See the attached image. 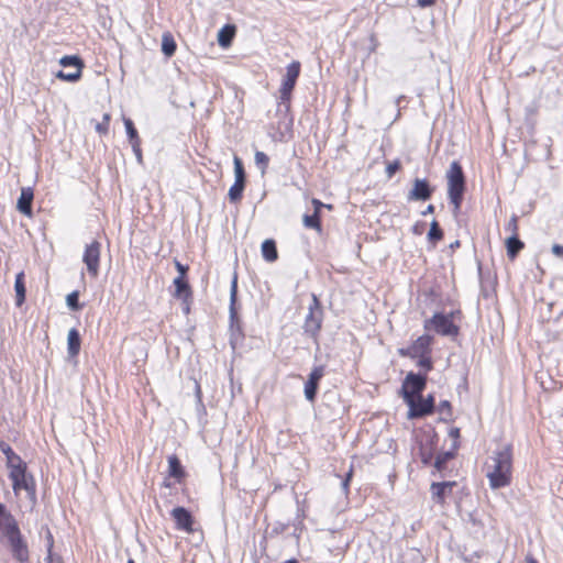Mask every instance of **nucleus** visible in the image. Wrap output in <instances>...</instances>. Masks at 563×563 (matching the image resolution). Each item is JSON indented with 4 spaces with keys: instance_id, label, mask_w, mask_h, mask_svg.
<instances>
[{
    "instance_id": "6",
    "label": "nucleus",
    "mask_w": 563,
    "mask_h": 563,
    "mask_svg": "<svg viewBox=\"0 0 563 563\" xmlns=\"http://www.w3.org/2000/svg\"><path fill=\"white\" fill-rule=\"evenodd\" d=\"M427 386V376L422 374H416L410 372L401 385V395L407 404V399H416V396H420Z\"/></svg>"
},
{
    "instance_id": "57",
    "label": "nucleus",
    "mask_w": 563,
    "mask_h": 563,
    "mask_svg": "<svg viewBox=\"0 0 563 563\" xmlns=\"http://www.w3.org/2000/svg\"><path fill=\"white\" fill-rule=\"evenodd\" d=\"M285 563H299V562L296 559H291V560L286 561Z\"/></svg>"
},
{
    "instance_id": "45",
    "label": "nucleus",
    "mask_w": 563,
    "mask_h": 563,
    "mask_svg": "<svg viewBox=\"0 0 563 563\" xmlns=\"http://www.w3.org/2000/svg\"><path fill=\"white\" fill-rule=\"evenodd\" d=\"M311 202L313 205L314 213L320 216L321 208H323L325 203L321 202L319 199L316 198H313Z\"/></svg>"
},
{
    "instance_id": "31",
    "label": "nucleus",
    "mask_w": 563,
    "mask_h": 563,
    "mask_svg": "<svg viewBox=\"0 0 563 563\" xmlns=\"http://www.w3.org/2000/svg\"><path fill=\"white\" fill-rule=\"evenodd\" d=\"M82 69H76L73 73H65L64 70H58L56 73V78L68 81V82H76L81 78Z\"/></svg>"
},
{
    "instance_id": "54",
    "label": "nucleus",
    "mask_w": 563,
    "mask_h": 563,
    "mask_svg": "<svg viewBox=\"0 0 563 563\" xmlns=\"http://www.w3.org/2000/svg\"><path fill=\"white\" fill-rule=\"evenodd\" d=\"M526 562L527 563H538L537 560L530 555L526 558Z\"/></svg>"
},
{
    "instance_id": "47",
    "label": "nucleus",
    "mask_w": 563,
    "mask_h": 563,
    "mask_svg": "<svg viewBox=\"0 0 563 563\" xmlns=\"http://www.w3.org/2000/svg\"><path fill=\"white\" fill-rule=\"evenodd\" d=\"M435 3V0H417V4L420 8L431 7Z\"/></svg>"
},
{
    "instance_id": "53",
    "label": "nucleus",
    "mask_w": 563,
    "mask_h": 563,
    "mask_svg": "<svg viewBox=\"0 0 563 563\" xmlns=\"http://www.w3.org/2000/svg\"><path fill=\"white\" fill-rule=\"evenodd\" d=\"M456 247H460V241L455 240L453 243L450 244V249L454 250Z\"/></svg>"
},
{
    "instance_id": "23",
    "label": "nucleus",
    "mask_w": 563,
    "mask_h": 563,
    "mask_svg": "<svg viewBox=\"0 0 563 563\" xmlns=\"http://www.w3.org/2000/svg\"><path fill=\"white\" fill-rule=\"evenodd\" d=\"M235 35L234 25H225L218 33V43L222 47H229Z\"/></svg>"
},
{
    "instance_id": "52",
    "label": "nucleus",
    "mask_w": 563,
    "mask_h": 563,
    "mask_svg": "<svg viewBox=\"0 0 563 563\" xmlns=\"http://www.w3.org/2000/svg\"><path fill=\"white\" fill-rule=\"evenodd\" d=\"M450 435L453 437V438H457L460 435V430L457 428L452 429L450 431Z\"/></svg>"
},
{
    "instance_id": "58",
    "label": "nucleus",
    "mask_w": 563,
    "mask_h": 563,
    "mask_svg": "<svg viewBox=\"0 0 563 563\" xmlns=\"http://www.w3.org/2000/svg\"><path fill=\"white\" fill-rule=\"evenodd\" d=\"M323 208H327V209L331 210L332 209V205H325Z\"/></svg>"
},
{
    "instance_id": "26",
    "label": "nucleus",
    "mask_w": 563,
    "mask_h": 563,
    "mask_svg": "<svg viewBox=\"0 0 563 563\" xmlns=\"http://www.w3.org/2000/svg\"><path fill=\"white\" fill-rule=\"evenodd\" d=\"M236 292H238V278L233 277L230 289V319L231 327H233L234 321L236 320V310H235V301H236Z\"/></svg>"
},
{
    "instance_id": "55",
    "label": "nucleus",
    "mask_w": 563,
    "mask_h": 563,
    "mask_svg": "<svg viewBox=\"0 0 563 563\" xmlns=\"http://www.w3.org/2000/svg\"><path fill=\"white\" fill-rule=\"evenodd\" d=\"M184 305H185V307H184V311H185V313H188V312H189V303H188V300L184 301Z\"/></svg>"
},
{
    "instance_id": "4",
    "label": "nucleus",
    "mask_w": 563,
    "mask_h": 563,
    "mask_svg": "<svg viewBox=\"0 0 563 563\" xmlns=\"http://www.w3.org/2000/svg\"><path fill=\"white\" fill-rule=\"evenodd\" d=\"M300 74V63L295 60L286 68V75L279 89V107L284 106L286 111L290 108L291 92Z\"/></svg>"
},
{
    "instance_id": "43",
    "label": "nucleus",
    "mask_w": 563,
    "mask_h": 563,
    "mask_svg": "<svg viewBox=\"0 0 563 563\" xmlns=\"http://www.w3.org/2000/svg\"><path fill=\"white\" fill-rule=\"evenodd\" d=\"M175 267L178 272V276H183V278H186L187 272L189 267L187 265L181 264L179 261L175 260Z\"/></svg>"
},
{
    "instance_id": "7",
    "label": "nucleus",
    "mask_w": 563,
    "mask_h": 563,
    "mask_svg": "<svg viewBox=\"0 0 563 563\" xmlns=\"http://www.w3.org/2000/svg\"><path fill=\"white\" fill-rule=\"evenodd\" d=\"M323 319V311L320 305V301L316 297L312 296V302L309 306V312L306 317L303 330L306 333L311 336H316L321 329Z\"/></svg>"
},
{
    "instance_id": "2",
    "label": "nucleus",
    "mask_w": 563,
    "mask_h": 563,
    "mask_svg": "<svg viewBox=\"0 0 563 563\" xmlns=\"http://www.w3.org/2000/svg\"><path fill=\"white\" fill-rule=\"evenodd\" d=\"M0 531L8 539L13 558L19 562L27 561V544L21 534L19 523L2 503H0Z\"/></svg>"
},
{
    "instance_id": "15",
    "label": "nucleus",
    "mask_w": 563,
    "mask_h": 563,
    "mask_svg": "<svg viewBox=\"0 0 563 563\" xmlns=\"http://www.w3.org/2000/svg\"><path fill=\"white\" fill-rule=\"evenodd\" d=\"M172 516L176 522L178 529L185 530L187 532L192 531V516L191 514L184 507H176L172 511Z\"/></svg>"
},
{
    "instance_id": "40",
    "label": "nucleus",
    "mask_w": 563,
    "mask_h": 563,
    "mask_svg": "<svg viewBox=\"0 0 563 563\" xmlns=\"http://www.w3.org/2000/svg\"><path fill=\"white\" fill-rule=\"evenodd\" d=\"M353 477V466L350 467L349 472L345 474L342 483H341V488L344 493V495H347L349 494V487H350V482Z\"/></svg>"
},
{
    "instance_id": "8",
    "label": "nucleus",
    "mask_w": 563,
    "mask_h": 563,
    "mask_svg": "<svg viewBox=\"0 0 563 563\" xmlns=\"http://www.w3.org/2000/svg\"><path fill=\"white\" fill-rule=\"evenodd\" d=\"M407 405L409 407V418H422L433 413L435 404L433 395H428L427 398L420 396H416V399H407Z\"/></svg>"
},
{
    "instance_id": "9",
    "label": "nucleus",
    "mask_w": 563,
    "mask_h": 563,
    "mask_svg": "<svg viewBox=\"0 0 563 563\" xmlns=\"http://www.w3.org/2000/svg\"><path fill=\"white\" fill-rule=\"evenodd\" d=\"M234 184L229 189V199L231 202H238L242 199V195L246 184V174L240 157L234 156Z\"/></svg>"
},
{
    "instance_id": "27",
    "label": "nucleus",
    "mask_w": 563,
    "mask_h": 563,
    "mask_svg": "<svg viewBox=\"0 0 563 563\" xmlns=\"http://www.w3.org/2000/svg\"><path fill=\"white\" fill-rule=\"evenodd\" d=\"M7 466L9 468V473H13L16 470L27 468L26 463L15 452L7 459Z\"/></svg>"
},
{
    "instance_id": "10",
    "label": "nucleus",
    "mask_w": 563,
    "mask_h": 563,
    "mask_svg": "<svg viewBox=\"0 0 563 563\" xmlns=\"http://www.w3.org/2000/svg\"><path fill=\"white\" fill-rule=\"evenodd\" d=\"M424 329L433 328L441 335H456L459 328L453 323L450 316L443 313H434L431 319L426 320Z\"/></svg>"
},
{
    "instance_id": "35",
    "label": "nucleus",
    "mask_w": 563,
    "mask_h": 563,
    "mask_svg": "<svg viewBox=\"0 0 563 563\" xmlns=\"http://www.w3.org/2000/svg\"><path fill=\"white\" fill-rule=\"evenodd\" d=\"M254 158L256 166L261 169L262 175H264L269 163V157L264 152L257 151Z\"/></svg>"
},
{
    "instance_id": "11",
    "label": "nucleus",
    "mask_w": 563,
    "mask_h": 563,
    "mask_svg": "<svg viewBox=\"0 0 563 563\" xmlns=\"http://www.w3.org/2000/svg\"><path fill=\"white\" fill-rule=\"evenodd\" d=\"M432 341L433 338L431 335L423 334L419 336L416 341H413L411 345L399 349L398 352L401 356L417 358L420 355L431 353Z\"/></svg>"
},
{
    "instance_id": "18",
    "label": "nucleus",
    "mask_w": 563,
    "mask_h": 563,
    "mask_svg": "<svg viewBox=\"0 0 563 563\" xmlns=\"http://www.w3.org/2000/svg\"><path fill=\"white\" fill-rule=\"evenodd\" d=\"M173 283L175 286L174 297L181 299L183 301L191 298V288L186 278H183V276H177Z\"/></svg>"
},
{
    "instance_id": "24",
    "label": "nucleus",
    "mask_w": 563,
    "mask_h": 563,
    "mask_svg": "<svg viewBox=\"0 0 563 563\" xmlns=\"http://www.w3.org/2000/svg\"><path fill=\"white\" fill-rule=\"evenodd\" d=\"M14 289H15V299H16L15 303L18 307H21L25 300V292H26L25 285H24L23 272L19 273L15 276Z\"/></svg>"
},
{
    "instance_id": "48",
    "label": "nucleus",
    "mask_w": 563,
    "mask_h": 563,
    "mask_svg": "<svg viewBox=\"0 0 563 563\" xmlns=\"http://www.w3.org/2000/svg\"><path fill=\"white\" fill-rule=\"evenodd\" d=\"M423 223H416L413 227H412V233L416 234V235H420L422 234L423 232Z\"/></svg>"
},
{
    "instance_id": "46",
    "label": "nucleus",
    "mask_w": 563,
    "mask_h": 563,
    "mask_svg": "<svg viewBox=\"0 0 563 563\" xmlns=\"http://www.w3.org/2000/svg\"><path fill=\"white\" fill-rule=\"evenodd\" d=\"M552 253L559 257H563V245L554 244L552 246Z\"/></svg>"
},
{
    "instance_id": "12",
    "label": "nucleus",
    "mask_w": 563,
    "mask_h": 563,
    "mask_svg": "<svg viewBox=\"0 0 563 563\" xmlns=\"http://www.w3.org/2000/svg\"><path fill=\"white\" fill-rule=\"evenodd\" d=\"M100 250V242L95 240L90 244L86 245V250L82 256V262L87 266L88 274L93 278H96L99 274Z\"/></svg>"
},
{
    "instance_id": "51",
    "label": "nucleus",
    "mask_w": 563,
    "mask_h": 563,
    "mask_svg": "<svg viewBox=\"0 0 563 563\" xmlns=\"http://www.w3.org/2000/svg\"><path fill=\"white\" fill-rule=\"evenodd\" d=\"M49 548H52V544L49 545ZM46 561H47V563H62V562H59L58 560H57V561H55V560L53 559V556H52V554H51V549H48V555H47V558H46Z\"/></svg>"
},
{
    "instance_id": "32",
    "label": "nucleus",
    "mask_w": 563,
    "mask_h": 563,
    "mask_svg": "<svg viewBox=\"0 0 563 563\" xmlns=\"http://www.w3.org/2000/svg\"><path fill=\"white\" fill-rule=\"evenodd\" d=\"M454 457L452 452H443L439 454L434 462V467L438 472H442L446 467V463Z\"/></svg>"
},
{
    "instance_id": "36",
    "label": "nucleus",
    "mask_w": 563,
    "mask_h": 563,
    "mask_svg": "<svg viewBox=\"0 0 563 563\" xmlns=\"http://www.w3.org/2000/svg\"><path fill=\"white\" fill-rule=\"evenodd\" d=\"M78 298H79L78 291H73L69 295H67L66 302H67V306L69 307V309H71L74 311H78L81 309V305L79 303Z\"/></svg>"
},
{
    "instance_id": "14",
    "label": "nucleus",
    "mask_w": 563,
    "mask_h": 563,
    "mask_svg": "<svg viewBox=\"0 0 563 563\" xmlns=\"http://www.w3.org/2000/svg\"><path fill=\"white\" fill-rule=\"evenodd\" d=\"M323 375V366H316L309 374L308 380L305 384V397L307 400L313 401L316 399L319 382Z\"/></svg>"
},
{
    "instance_id": "38",
    "label": "nucleus",
    "mask_w": 563,
    "mask_h": 563,
    "mask_svg": "<svg viewBox=\"0 0 563 563\" xmlns=\"http://www.w3.org/2000/svg\"><path fill=\"white\" fill-rule=\"evenodd\" d=\"M418 357H419L418 366L424 368L427 372H429L433 368L430 354L420 355Z\"/></svg>"
},
{
    "instance_id": "30",
    "label": "nucleus",
    "mask_w": 563,
    "mask_h": 563,
    "mask_svg": "<svg viewBox=\"0 0 563 563\" xmlns=\"http://www.w3.org/2000/svg\"><path fill=\"white\" fill-rule=\"evenodd\" d=\"M59 64L63 67L74 66L76 69H82L85 67L82 59L76 55H65L59 59Z\"/></svg>"
},
{
    "instance_id": "42",
    "label": "nucleus",
    "mask_w": 563,
    "mask_h": 563,
    "mask_svg": "<svg viewBox=\"0 0 563 563\" xmlns=\"http://www.w3.org/2000/svg\"><path fill=\"white\" fill-rule=\"evenodd\" d=\"M506 229H507L508 231H511V232H512V234H517V231H518V218H517V216H515V214H514V216L510 218V220H509V222H508V224H507Z\"/></svg>"
},
{
    "instance_id": "28",
    "label": "nucleus",
    "mask_w": 563,
    "mask_h": 563,
    "mask_svg": "<svg viewBox=\"0 0 563 563\" xmlns=\"http://www.w3.org/2000/svg\"><path fill=\"white\" fill-rule=\"evenodd\" d=\"M302 222L308 229H314L319 233L322 231L320 216L314 212L312 214H303Z\"/></svg>"
},
{
    "instance_id": "22",
    "label": "nucleus",
    "mask_w": 563,
    "mask_h": 563,
    "mask_svg": "<svg viewBox=\"0 0 563 563\" xmlns=\"http://www.w3.org/2000/svg\"><path fill=\"white\" fill-rule=\"evenodd\" d=\"M262 255L271 263L278 258L276 242L273 239H267L262 243Z\"/></svg>"
},
{
    "instance_id": "41",
    "label": "nucleus",
    "mask_w": 563,
    "mask_h": 563,
    "mask_svg": "<svg viewBox=\"0 0 563 563\" xmlns=\"http://www.w3.org/2000/svg\"><path fill=\"white\" fill-rule=\"evenodd\" d=\"M133 153L135 154L136 161L142 164L143 163V156H142V150H141V142H133L132 144Z\"/></svg>"
},
{
    "instance_id": "59",
    "label": "nucleus",
    "mask_w": 563,
    "mask_h": 563,
    "mask_svg": "<svg viewBox=\"0 0 563 563\" xmlns=\"http://www.w3.org/2000/svg\"><path fill=\"white\" fill-rule=\"evenodd\" d=\"M126 563H135L133 559H129Z\"/></svg>"
},
{
    "instance_id": "29",
    "label": "nucleus",
    "mask_w": 563,
    "mask_h": 563,
    "mask_svg": "<svg viewBox=\"0 0 563 563\" xmlns=\"http://www.w3.org/2000/svg\"><path fill=\"white\" fill-rule=\"evenodd\" d=\"M442 239H443V230L440 228L438 221L433 220L430 224V230L428 232V240L430 243L435 245Z\"/></svg>"
},
{
    "instance_id": "13",
    "label": "nucleus",
    "mask_w": 563,
    "mask_h": 563,
    "mask_svg": "<svg viewBox=\"0 0 563 563\" xmlns=\"http://www.w3.org/2000/svg\"><path fill=\"white\" fill-rule=\"evenodd\" d=\"M433 188L427 179L416 178L413 180V187L408 192V201H426L431 198Z\"/></svg>"
},
{
    "instance_id": "34",
    "label": "nucleus",
    "mask_w": 563,
    "mask_h": 563,
    "mask_svg": "<svg viewBox=\"0 0 563 563\" xmlns=\"http://www.w3.org/2000/svg\"><path fill=\"white\" fill-rule=\"evenodd\" d=\"M438 411L442 415L441 420L448 421L452 417V406L449 400H441L438 406Z\"/></svg>"
},
{
    "instance_id": "49",
    "label": "nucleus",
    "mask_w": 563,
    "mask_h": 563,
    "mask_svg": "<svg viewBox=\"0 0 563 563\" xmlns=\"http://www.w3.org/2000/svg\"><path fill=\"white\" fill-rule=\"evenodd\" d=\"M432 460V453L429 452V453H426V452H421V461L424 463V464H429Z\"/></svg>"
},
{
    "instance_id": "21",
    "label": "nucleus",
    "mask_w": 563,
    "mask_h": 563,
    "mask_svg": "<svg viewBox=\"0 0 563 563\" xmlns=\"http://www.w3.org/2000/svg\"><path fill=\"white\" fill-rule=\"evenodd\" d=\"M507 255L510 260H515L519 252L525 247L523 242L518 234H512L506 240Z\"/></svg>"
},
{
    "instance_id": "37",
    "label": "nucleus",
    "mask_w": 563,
    "mask_h": 563,
    "mask_svg": "<svg viewBox=\"0 0 563 563\" xmlns=\"http://www.w3.org/2000/svg\"><path fill=\"white\" fill-rule=\"evenodd\" d=\"M111 115L110 113H104L102 118V122H98L95 126L96 131L99 134H107L109 131V123H110Z\"/></svg>"
},
{
    "instance_id": "39",
    "label": "nucleus",
    "mask_w": 563,
    "mask_h": 563,
    "mask_svg": "<svg viewBox=\"0 0 563 563\" xmlns=\"http://www.w3.org/2000/svg\"><path fill=\"white\" fill-rule=\"evenodd\" d=\"M401 167L399 159H395L389 163L386 167V175L388 178H391Z\"/></svg>"
},
{
    "instance_id": "33",
    "label": "nucleus",
    "mask_w": 563,
    "mask_h": 563,
    "mask_svg": "<svg viewBox=\"0 0 563 563\" xmlns=\"http://www.w3.org/2000/svg\"><path fill=\"white\" fill-rule=\"evenodd\" d=\"M123 122H124V126H125L126 134H128L130 143L132 144L135 141L136 142H141V140L139 137V134H137V131H136L132 120L129 119V118H124Z\"/></svg>"
},
{
    "instance_id": "44",
    "label": "nucleus",
    "mask_w": 563,
    "mask_h": 563,
    "mask_svg": "<svg viewBox=\"0 0 563 563\" xmlns=\"http://www.w3.org/2000/svg\"><path fill=\"white\" fill-rule=\"evenodd\" d=\"M0 450L5 455V459H8L10 455L14 453L12 448L3 441H0Z\"/></svg>"
},
{
    "instance_id": "50",
    "label": "nucleus",
    "mask_w": 563,
    "mask_h": 563,
    "mask_svg": "<svg viewBox=\"0 0 563 563\" xmlns=\"http://www.w3.org/2000/svg\"><path fill=\"white\" fill-rule=\"evenodd\" d=\"M434 212V206L433 205H429L426 210H423L421 212L422 216H427V214H430V213H433Z\"/></svg>"
},
{
    "instance_id": "17",
    "label": "nucleus",
    "mask_w": 563,
    "mask_h": 563,
    "mask_svg": "<svg viewBox=\"0 0 563 563\" xmlns=\"http://www.w3.org/2000/svg\"><path fill=\"white\" fill-rule=\"evenodd\" d=\"M454 485L455 482L432 483L430 487L432 499L438 504H443Z\"/></svg>"
},
{
    "instance_id": "16",
    "label": "nucleus",
    "mask_w": 563,
    "mask_h": 563,
    "mask_svg": "<svg viewBox=\"0 0 563 563\" xmlns=\"http://www.w3.org/2000/svg\"><path fill=\"white\" fill-rule=\"evenodd\" d=\"M34 198V192L31 187H24L21 189V195L16 202V209L24 216L32 214V202Z\"/></svg>"
},
{
    "instance_id": "25",
    "label": "nucleus",
    "mask_w": 563,
    "mask_h": 563,
    "mask_svg": "<svg viewBox=\"0 0 563 563\" xmlns=\"http://www.w3.org/2000/svg\"><path fill=\"white\" fill-rule=\"evenodd\" d=\"M176 42L170 33H164L162 36V52L167 56L172 57L176 52Z\"/></svg>"
},
{
    "instance_id": "3",
    "label": "nucleus",
    "mask_w": 563,
    "mask_h": 563,
    "mask_svg": "<svg viewBox=\"0 0 563 563\" xmlns=\"http://www.w3.org/2000/svg\"><path fill=\"white\" fill-rule=\"evenodd\" d=\"M446 180H448V197L450 203L453 205L454 214H457L461 209V205L463 201L464 192H465V175L461 164L456 161H453L450 165V168L446 172Z\"/></svg>"
},
{
    "instance_id": "56",
    "label": "nucleus",
    "mask_w": 563,
    "mask_h": 563,
    "mask_svg": "<svg viewBox=\"0 0 563 563\" xmlns=\"http://www.w3.org/2000/svg\"><path fill=\"white\" fill-rule=\"evenodd\" d=\"M404 99V96H399L397 99H396V104L399 106L400 101Z\"/></svg>"
},
{
    "instance_id": "1",
    "label": "nucleus",
    "mask_w": 563,
    "mask_h": 563,
    "mask_svg": "<svg viewBox=\"0 0 563 563\" xmlns=\"http://www.w3.org/2000/svg\"><path fill=\"white\" fill-rule=\"evenodd\" d=\"M492 464L487 465L486 476L489 481V486L493 489L509 486L511 483L512 474V450L511 445H506L503 449L494 452L490 457Z\"/></svg>"
},
{
    "instance_id": "20",
    "label": "nucleus",
    "mask_w": 563,
    "mask_h": 563,
    "mask_svg": "<svg viewBox=\"0 0 563 563\" xmlns=\"http://www.w3.org/2000/svg\"><path fill=\"white\" fill-rule=\"evenodd\" d=\"M168 474L170 477L177 479L178 482L185 477L183 465L175 454L168 456Z\"/></svg>"
},
{
    "instance_id": "5",
    "label": "nucleus",
    "mask_w": 563,
    "mask_h": 563,
    "mask_svg": "<svg viewBox=\"0 0 563 563\" xmlns=\"http://www.w3.org/2000/svg\"><path fill=\"white\" fill-rule=\"evenodd\" d=\"M9 478L12 481V488L15 495L21 490H25L27 498L35 504L36 501V484L34 476L26 470H16L9 473Z\"/></svg>"
},
{
    "instance_id": "19",
    "label": "nucleus",
    "mask_w": 563,
    "mask_h": 563,
    "mask_svg": "<svg viewBox=\"0 0 563 563\" xmlns=\"http://www.w3.org/2000/svg\"><path fill=\"white\" fill-rule=\"evenodd\" d=\"M81 345L80 334L77 329L73 328L68 331L67 335V352L70 357H76L79 354Z\"/></svg>"
}]
</instances>
